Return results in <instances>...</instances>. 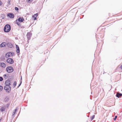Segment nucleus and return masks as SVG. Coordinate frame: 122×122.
Returning a JSON list of instances; mask_svg holds the SVG:
<instances>
[{
    "mask_svg": "<svg viewBox=\"0 0 122 122\" xmlns=\"http://www.w3.org/2000/svg\"><path fill=\"white\" fill-rule=\"evenodd\" d=\"M3 77L5 79H6L8 77V76H7L6 74H5L4 75Z\"/></svg>",
    "mask_w": 122,
    "mask_h": 122,
    "instance_id": "obj_18",
    "label": "nucleus"
},
{
    "mask_svg": "<svg viewBox=\"0 0 122 122\" xmlns=\"http://www.w3.org/2000/svg\"><path fill=\"white\" fill-rule=\"evenodd\" d=\"M5 107H2L0 109V111L2 112H3L5 110Z\"/></svg>",
    "mask_w": 122,
    "mask_h": 122,
    "instance_id": "obj_14",
    "label": "nucleus"
},
{
    "mask_svg": "<svg viewBox=\"0 0 122 122\" xmlns=\"http://www.w3.org/2000/svg\"><path fill=\"white\" fill-rule=\"evenodd\" d=\"M3 80V78L1 77H0V81H2Z\"/></svg>",
    "mask_w": 122,
    "mask_h": 122,
    "instance_id": "obj_24",
    "label": "nucleus"
},
{
    "mask_svg": "<svg viewBox=\"0 0 122 122\" xmlns=\"http://www.w3.org/2000/svg\"><path fill=\"white\" fill-rule=\"evenodd\" d=\"M16 51L17 53H20V50L19 47L17 45H16Z\"/></svg>",
    "mask_w": 122,
    "mask_h": 122,
    "instance_id": "obj_10",
    "label": "nucleus"
},
{
    "mask_svg": "<svg viewBox=\"0 0 122 122\" xmlns=\"http://www.w3.org/2000/svg\"><path fill=\"white\" fill-rule=\"evenodd\" d=\"M16 23L18 25H20V22L18 20H16Z\"/></svg>",
    "mask_w": 122,
    "mask_h": 122,
    "instance_id": "obj_16",
    "label": "nucleus"
},
{
    "mask_svg": "<svg viewBox=\"0 0 122 122\" xmlns=\"http://www.w3.org/2000/svg\"><path fill=\"white\" fill-rule=\"evenodd\" d=\"M7 62L10 64H12L14 63V61L12 58H8L6 60Z\"/></svg>",
    "mask_w": 122,
    "mask_h": 122,
    "instance_id": "obj_5",
    "label": "nucleus"
},
{
    "mask_svg": "<svg viewBox=\"0 0 122 122\" xmlns=\"http://www.w3.org/2000/svg\"><path fill=\"white\" fill-rule=\"evenodd\" d=\"M94 117H95V115H93V116L91 118V119L92 120L94 118Z\"/></svg>",
    "mask_w": 122,
    "mask_h": 122,
    "instance_id": "obj_23",
    "label": "nucleus"
},
{
    "mask_svg": "<svg viewBox=\"0 0 122 122\" xmlns=\"http://www.w3.org/2000/svg\"><path fill=\"white\" fill-rule=\"evenodd\" d=\"M15 10L17 11H18L19 10L18 8L16 7H15Z\"/></svg>",
    "mask_w": 122,
    "mask_h": 122,
    "instance_id": "obj_22",
    "label": "nucleus"
},
{
    "mask_svg": "<svg viewBox=\"0 0 122 122\" xmlns=\"http://www.w3.org/2000/svg\"><path fill=\"white\" fill-rule=\"evenodd\" d=\"M8 16L10 17V18H12L14 17V15L12 13H9L7 15Z\"/></svg>",
    "mask_w": 122,
    "mask_h": 122,
    "instance_id": "obj_8",
    "label": "nucleus"
},
{
    "mask_svg": "<svg viewBox=\"0 0 122 122\" xmlns=\"http://www.w3.org/2000/svg\"><path fill=\"white\" fill-rule=\"evenodd\" d=\"M33 18L34 19V20H36V18L35 17H33Z\"/></svg>",
    "mask_w": 122,
    "mask_h": 122,
    "instance_id": "obj_27",
    "label": "nucleus"
},
{
    "mask_svg": "<svg viewBox=\"0 0 122 122\" xmlns=\"http://www.w3.org/2000/svg\"><path fill=\"white\" fill-rule=\"evenodd\" d=\"M0 66L3 68H5L6 66V65L4 62H0Z\"/></svg>",
    "mask_w": 122,
    "mask_h": 122,
    "instance_id": "obj_6",
    "label": "nucleus"
},
{
    "mask_svg": "<svg viewBox=\"0 0 122 122\" xmlns=\"http://www.w3.org/2000/svg\"><path fill=\"white\" fill-rule=\"evenodd\" d=\"M14 55V53L12 52H9L7 53L5 55V57L6 58H8L10 56H12Z\"/></svg>",
    "mask_w": 122,
    "mask_h": 122,
    "instance_id": "obj_4",
    "label": "nucleus"
},
{
    "mask_svg": "<svg viewBox=\"0 0 122 122\" xmlns=\"http://www.w3.org/2000/svg\"><path fill=\"white\" fill-rule=\"evenodd\" d=\"M3 89V87L1 86H0V91H1Z\"/></svg>",
    "mask_w": 122,
    "mask_h": 122,
    "instance_id": "obj_20",
    "label": "nucleus"
},
{
    "mask_svg": "<svg viewBox=\"0 0 122 122\" xmlns=\"http://www.w3.org/2000/svg\"><path fill=\"white\" fill-rule=\"evenodd\" d=\"M8 4H9L10 5V1H9L8 2Z\"/></svg>",
    "mask_w": 122,
    "mask_h": 122,
    "instance_id": "obj_28",
    "label": "nucleus"
},
{
    "mask_svg": "<svg viewBox=\"0 0 122 122\" xmlns=\"http://www.w3.org/2000/svg\"><path fill=\"white\" fill-rule=\"evenodd\" d=\"M11 83L10 81L9 80L6 81L5 82V86L4 87V89L8 92H9L10 91L11 87L10 86V85Z\"/></svg>",
    "mask_w": 122,
    "mask_h": 122,
    "instance_id": "obj_1",
    "label": "nucleus"
},
{
    "mask_svg": "<svg viewBox=\"0 0 122 122\" xmlns=\"http://www.w3.org/2000/svg\"><path fill=\"white\" fill-rule=\"evenodd\" d=\"M8 47L10 48H11L13 46V45L10 43H8L7 44Z\"/></svg>",
    "mask_w": 122,
    "mask_h": 122,
    "instance_id": "obj_9",
    "label": "nucleus"
},
{
    "mask_svg": "<svg viewBox=\"0 0 122 122\" xmlns=\"http://www.w3.org/2000/svg\"><path fill=\"white\" fill-rule=\"evenodd\" d=\"M31 36V34L30 33H28L27 34V37L28 40H30V37Z\"/></svg>",
    "mask_w": 122,
    "mask_h": 122,
    "instance_id": "obj_7",
    "label": "nucleus"
},
{
    "mask_svg": "<svg viewBox=\"0 0 122 122\" xmlns=\"http://www.w3.org/2000/svg\"><path fill=\"white\" fill-rule=\"evenodd\" d=\"M38 14L36 13L33 16V17H35L36 18V17L37 16Z\"/></svg>",
    "mask_w": 122,
    "mask_h": 122,
    "instance_id": "obj_17",
    "label": "nucleus"
},
{
    "mask_svg": "<svg viewBox=\"0 0 122 122\" xmlns=\"http://www.w3.org/2000/svg\"><path fill=\"white\" fill-rule=\"evenodd\" d=\"M17 108H16L15 109L13 113V114H12L13 115H14L15 114V113L16 112V111L17 110Z\"/></svg>",
    "mask_w": 122,
    "mask_h": 122,
    "instance_id": "obj_15",
    "label": "nucleus"
},
{
    "mask_svg": "<svg viewBox=\"0 0 122 122\" xmlns=\"http://www.w3.org/2000/svg\"><path fill=\"white\" fill-rule=\"evenodd\" d=\"M33 0H27V1L29 2L30 3L32 2Z\"/></svg>",
    "mask_w": 122,
    "mask_h": 122,
    "instance_id": "obj_21",
    "label": "nucleus"
},
{
    "mask_svg": "<svg viewBox=\"0 0 122 122\" xmlns=\"http://www.w3.org/2000/svg\"><path fill=\"white\" fill-rule=\"evenodd\" d=\"M117 116H115V117L113 119V120H114L115 121L116 120V119L117 118Z\"/></svg>",
    "mask_w": 122,
    "mask_h": 122,
    "instance_id": "obj_25",
    "label": "nucleus"
},
{
    "mask_svg": "<svg viewBox=\"0 0 122 122\" xmlns=\"http://www.w3.org/2000/svg\"><path fill=\"white\" fill-rule=\"evenodd\" d=\"M16 85V81H15L14 82L13 84V86H15Z\"/></svg>",
    "mask_w": 122,
    "mask_h": 122,
    "instance_id": "obj_19",
    "label": "nucleus"
},
{
    "mask_svg": "<svg viewBox=\"0 0 122 122\" xmlns=\"http://www.w3.org/2000/svg\"><path fill=\"white\" fill-rule=\"evenodd\" d=\"M2 3L1 1L0 0V5H2Z\"/></svg>",
    "mask_w": 122,
    "mask_h": 122,
    "instance_id": "obj_26",
    "label": "nucleus"
},
{
    "mask_svg": "<svg viewBox=\"0 0 122 122\" xmlns=\"http://www.w3.org/2000/svg\"><path fill=\"white\" fill-rule=\"evenodd\" d=\"M10 29L11 28L10 25L7 24L5 25L4 29V30L5 32H8L10 31Z\"/></svg>",
    "mask_w": 122,
    "mask_h": 122,
    "instance_id": "obj_2",
    "label": "nucleus"
},
{
    "mask_svg": "<svg viewBox=\"0 0 122 122\" xmlns=\"http://www.w3.org/2000/svg\"><path fill=\"white\" fill-rule=\"evenodd\" d=\"M6 44V43L5 42L2 43L0 45V47H5V45Z\"/></svg>",
    "mask_w": 122,
    "mask_h": 122,
    "instance_id": "obj_11",
    "label": "nucleus"
},
{
    "mask_svg": "<svg viewBox=\"0 0 122 122\" xmlns=\"http://www.w3.org/2000/svg\"><path fill=\"white\" fill-rule=\"evenodd\" d=\"M6 70L7 72L11 73L13 71L14 69L11 66H8L6 68Z\"/></svg>",
    "mask_w": 122,
    "mask_h": 122,
    "instance_id": "obj_3",
    "label": "nucleus"
},
{
    "mask_svg": "<svg viewBox=\"0 0 122 122\" xmlns=\"http://www.w3.org/2000/svg\"><path fill=\"white\" fill-rule=\"evenodd\" d=\"M18 20L20 22H22L23 21L24 19L23 18L20 17L18 19Z\"/></svg>",
    "mask_w": 122,
    "mask_h": 122,
    "instance_id": "obj_13",
    "label": "nucleus"
},
{
    "mask_svg": "<svg viewBox=\"0 0 122 122\" xmlns=\"http://www.w3.org/2000/svg\"><path fill=\"white\" fill-rule=\"evenodd\" d=\"M21 84V83L19 85V86H20Z\"/></svg>",
    "mask_w": 122,
    "mask_h": 122,
    "instance_id": "obj_30",
    "label": "nucleus"
},
{
    "mask_svg": "<svg viewBox=\"0 0 122 122\" xmlns=\"http://www.w3.org/2000/svg\"><path fill=\"white\" fill-rule=\"evenodd\" d=\"M21 79H22V76L21 77Z\"/></svg>",
    "mask_w": 122,
    "mask_h": 122,
    "instance_id": "obj_31",
    "label": "nucleus"
},
{
    "mask_svg": "<svg viewBox=\"0 0 122 122\" xmlns=\"http://www.w3.org/2000/svg\"><path fill=\"white\" fill-rule=\"evenodd\" d=\"M120 68L122 69V65L121 66Z\"/></svg>",
    "mask_w": 122,
    "mask_h": 122,
    "instance_id": "obj_29",
    "label": "nucleus"
},
{
    "mask_svg": "<svg viewBox=\"0 0 122 122\" xmlns=\"http://www.w3.org/2000/svg\"><path fill=\"white\" fill-rule=\"evenodd\" d=\"M122 96V93H117L116 95V97L118 98H119L120 97Z\"/></svg>",
    "mask_w": 122,
    "mask_h": 122,
    "instance_id": "obj_12",
    "label": "nucleus"
}]
</instances>
